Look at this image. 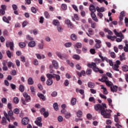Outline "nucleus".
<instances>
[{
    "mask_svg": "<svg viewBox=\"0 0 128 128\" xmlns=\"http://www.w3.org/2000/svg\"><path fill=\"white\" fill-rule=\"evenodd\" d=\"M89 10L91 12L90 16L92 20H93L94 22H98V17H96V14H94V12H96V6L92 4H90Z\"/></svg>",
    "mask_w": 128,
    "mask_h": 128,
    "instance_id": "f257e3e1",
    "label": "nucleus"
},
{
    "mask_svg": "<svg viewBox=\"0 0 128 128\" xmlns=\"http://www.w3.org/2000/svg\"><path fill=\"white\" fill-rule=\"evenodd\" d=\"M88 68H92L94 72H98L99 74H104V71L96 66V63L92 62L87 64Z\"/></svg>",
    "mask_w": 128,
    "mask_h": 128,
    "instance_id": "f03ea898",
    "label": "nucleus"
},
{
    "mask_svg": "<svg viewBox=\"0 0 128 128\" xmlns=\"http://www.w3.org/2000/svg\"><path fill=\"white\" fill-rule=\"evenodd\" d=\"M94 108L96 112H100L102 113V110H104V108H106V104L104 103H102L100 104H95L94 106Z\"/></svg>",
    "mask_w": 128,
    "mask_h": 128,
    "instance_id": "7ed1b4c3",
    "label": "nucleus"
},
{
    "mask_svg": "<svg viewBox=\"0 0 128 128\" xmlns=\"http://www.w3.org/2000/svg\"><path fill=\"white\" fill-rule=\"evenodd\" d=\"M23 96L24 98H25L26 100L22 98H21V102L24 106H26V102H30V96L26 92H24Z\"/></svg>",
    "mask_w": 128,
    "mask_h": 128,
    "instance_id": "20e7f679",
    "label": "nucleus"
},
{
    "mask_svg": "<svg viewBox=\"0 0 128 128\" xmlns=\"http://www.w3.org/2000/svg\"><path fill=\"white\" fill-rule=\"evenodd\" d=\"M114 34H115L116 36L120 37V38H116V42H122V40H124V34H122V33L120 32H116V30H114Z\"/></svg>",
    "mask_w": 128,
    "mask_h": 128,
    "instance_id": "39448f33",
    "label": "nucleus"
},
{
    "mask_svg": "<svg viewBox=\"0 0 128 128\" xmlns=\"http://www.w3.org/2000/svg\"><path fill=\"white\" fill-rule=\"evenodd\" d=\"M101 114L104 118H110V116H112V114H110V110H105L104 108L101 111Z\"/></svg>",
    "mask_w": 128,
    "mask_h": 128,
    "instance_id": "423d86ee",
    "label": "nucleus"
},
{
    "mask_svg": "<svg viewBox=\"0 0 128 128\" xmlns=\"http://www.w3.org/2000/svg\"><path fill=\"white\" fill-rule=\"evenodd\" d=\"M56 56L60 58V60H68V56L66 54H62L60 52H56Z\"/></svg>",
    "mask_w": 128,
    "mask_h": 128,
    "instance_id": "0eeeda50",
    "label": "nucleus"
},
{
    "mask_svg": "<svg viewBox=\"0 0 128 128\" xmlns=\"http://www.w3.org/2000/svg\"><path fill=\"white\" fill-rule=\"evenodd\" d=\"M120 62L118 60H117L116 62V63L114 65L112 66V69L114 70H116V72H120V69H118V68H120Z\"/></svg>",
    "mask_w": 128,
    "mask_h": 128,
    "instance_id": "6e6552de",
    "label": "nucleus"
},
{
    "mask_svg": "<svg viewBox=\"0 0 128 128\" xmlns=\"http://www.w3.org/2000/svg\"><path fill=\"white\" fill-rule=\"evenodd\" d=\"M6 48H8L10 46V50H14V42L7 41L6 42Z\"/></svg>",
    "mask_w": 128,
    "mask_h": 128,
    "instance_id": "1a4fd4ad",
    "label": "nucleus"
},
{
    "mask_svg": "<svg viewBox=\"0 0 128 128\" xmlns=\"http://www.w3.org/2000/svg\"><path fill=\"white\" fill-rule=\"evenodd\" d=\"M114 122H117L115 126H120V128H122V125L120 124V119H118V116L114 115Z\"/></svg>",
    "mask_w": 128,
    "mask_h": 128,
    "instance_id": "9d476101",
    "label": "nucleus"
},
{
    "mask_svg": "<svg viewBox=\"0 0 128 128\" xmlns=\"http://www.w3.org/2000/svg\"><path fill=\"white\" fill-rule=\"evenodd\" d=\"M34 122L37 126H42V117L40 116L37 118L36 120Z\"/></svg>",
    "mask_w": 128,
    "mask_h": 128,
    "instance_id": "9b49d317",
    "label": "nucleus"
},
{
    "mask_svg": "<svg viewBox=\"0 0 128 128\" xmlns=\"http://www.w3.org/2000/svg\"><path fill=\"white\" fill-rule=\"evenodd\" d=\"M65 23L68 26V28H73L72 23L70 20L68 19H66L65 20Z\"/></svg>",
    "mask_w": 128,
    "mask_h": 128,
    "instance_id": "f8f14e48",
    "label": "nucleus"
},
{
    "mask_svg": "<svg viewBox=\"0 0 128 128\" xmlns=\"http://www.w3.org/2000/svg\"><path fill=\"white\" fill-rule=\"evenodd\" d=\"M1 8H2V10H0V14H2L4 16V14H6V6L2 5Z\"/></svg>",
    "mask_w": 128,
    "mask_h": 128,
    "instance_id": "ddd939ff",
    "label": "nucleus"
},
{
    "mask_svg": "<svg viewBox=\"0 0 128 128\" xmlns=\"http://www.w3.org/2000/svg\"><path fill=\"white\" fill-rule=\"evenodd\" d=\"M110 91L112 92H118V87L116 85H112V86L110 87Z\"/></svg>",
    "mask_w": 128,
    "mask_h": 128,
    "instance_id": "4468645a",
    "label": "nucleus"
},
{
    "mask_svg": "<svg viewBox=\"0 0 128 128\" xmlns=\"http://www.w3.org/2000/svg\"><path fill=\"white\" fill-rule=\"evenodd\" d=\"M22 124L23 126H26L28 124V118H24L22 119Z\"/></svg>",
    "mask_w": 128,
    "mask_h": 128,
    "instance_id": "2eb2a0df",
    "label": "nucleus"
},
{
    "mask_svg": "<svg viewBox=\"0 0 128 128\" xmlns=\"http://www.w3.org/2000/svg\"><path fill=\"white\" fill-rule=\"evenodd\" d=\"M52 64L54 68L58 69V62H56V60H53L52 61Z\"/></svg>",
    "mask_w": 128,
    "mask_h": 128,
    "instance_id": "dca6fc26",
    "label": "nucleus"
},
{
    "mask_svg": "<svg viewBox=\"0 0 128 128\" xmlns=\"http://www.w3.org/2000/svg\"><path fill=\"white\" fill-rule=\"evenodd\" d=\"M96 42V44H95V48H100V44H102V41H100V40H95Z\"/></svg>",
    "mask_w": 128,
    "mask_h": 128,
    "instance_id": "f3484780",
    "label": "nucleus"
},
{
    "mask_svg": "<svg viewBox=\"0 0 128 128\" xmlns=\"http://www.w3.org/2000/svg\"><path fill=\"white\" fill-rule=\"evenodd\" d=\"M28 46L30 48H34L36 46V42L33 40L30 42L28 44Z\"/></svg>",
    "mask_w": 128,
    "mask_h": 128,
    "instance_id": "a211bd4d",
    "label": "nucleus"
},
{
    "mask_svg": "<svg viewBox=\"0 0 128 128\" xmlns=\"http://www.w3.org/2000/svg\"><path fill=\"white\" fill-rule=\"evenodd\" d=\"M101 89L103 90V94H104L106 95L108 94V90H106V88L104 87V86L101 85Z\"/></svg>",
    "mask_w": 128,
    "mask_h": 128,
    "instance_id": "6ab92c4d",
    "label": "nucleus"
},
{
    "mask_svg": "<svg viewBox=\"0 0 128 128\" xmlns=\"http://www.w3.org/2000/svg\"><path fill=\"white\" fill-rule=\"evenodd\" d=\"M96 10L98 12H104V8L101 7L100 8L98 6L96 7Z\"/></svg>",
    "mask_w": 128,
    "mask_h": 128,
    "instance_id": "aec40b11",
    "label": "nucleus"
},
{
    "mask_svg": "<svg viewBox=\"0 0 128 128\" xmlns=\"http://www.w3.org/2000/svg\"><path fill=\"white\" fill-rule=\"evenodd\" d=\"M37 95L38 96V98H40L44 102L46 100V97L44 96V94L38 93Z\"/></svg>",
    "mask_w": 128,
    "mask_h": 128,
    "instance_id": "412c9836",
    "label": "nucleus"
},
{
    "mask_svg": "<svg viewBox=\"0 0 128 128\" xmlns=\"http://www.w3.org/2000/svg\"><path fill=\"white\" fill-rule=\"evenodd\" d=\"M74 48L78 49L82 48V44L80 42H76V44L74 46Z\"/></svg>",
    "mask_w": 128,
    "mask_h": 128,
    "instance_id": "4be33fe9",
    "label": "nucleus"
},
{
    "mask_svg": "<svg viewBox=\"0 0 128 128\" xmlns=\"http://www.w3.org/2000/svg\"><path fill=\"white\" fill-rule=\"evenodd\" d=\"M52 24L56 26H60V21L58 20H54L52 21Z\"/></svg>",
    "mask_w": 128,
    "mask_h": 128,
    "instance_id": "5701e85b",
    "label": "nucleus"
},
{
    "mask_svg": "<svg viewBox=\"0 0 128 128\" xmlns=\"http://www.w3.org/2000/svg\"><path fill=\"white\" fill-rule=\"evenodd\" d=\"M104 32H108V34H109V36H112V34H113L112 32L110 30H108V28H104Z\"/></svg>",
    "mask_w": 128,
    "mask_h": 128,
    "instance_id": "b1692460",
    "label": "nucleus"
},
{
    "mask_svg": "<svg viewBox=\"0 0 128 128\" xmlns=\"http://www.w3.org/2000/svg\"><path fill=\"white\" fill-rule=\"evenodd\" d=\"M105 84L106 86H107L108 88H110L111 86H114V84H112V82L110 81L109 80L105 82Z\"/></svg>",
    "mask_w": 128,
    "mask_h": 128,
    "instance_id": "393cba45",
    "label": "nucleus"
},
{
    "mask_svg": "<svg viewBox=\"0 0 128 128\" xmlns=\"http://www.w3.org/2000/svg\"><path fill=\"white\" fill-rule=\"evenodd\" d=\"M36 56L38 60H42V58H46V56H44V54L40 56V54H36Z\"/></svg>",
    "mask_w": 128,
    "mask_h": 128,
    "instance_id": "a878e982",
    "label": "nucleus"
},
{
    "mask_svg": "<svg viewBox=\"0 0 128 128\" xmlns=\"http://www.w3.org/2000/svg\"><path fill=\"white\" fill-rule=\"evenodd\" d=\"M88 32H86V34H87V36H88L90 37V36L92 35V32H94V30L92 29V28H90L88 30Z\"/></svg>",
    "mask_w": 128,
    "mask_h": 128,
    "instance_id": "bb28decb",
    "label": "nucleus"
},
{
    "mask_svg": "<svg viewBox=\"0 0 128 128\" xmlns=\"http://www.w3.org/2000/svg\"><path fill=\"white\" fill-rule=\"evenodd\" d=\"M107 100L108 102V105L111 106V108H114V106H112V100L110 98H108Z\"/></svg>",
    "mask_w": 128,
    "mask_h": 128,
    "instance_id": "cd10ccee",
    "label": "nucleus"
},
{
    "mask_svg": "<svg viewBox=\"0 0 128 128\" xmlns=\"http://www.w3.org/2000/svg\"><path fill=\"white\" fill-rule=\"evenodd\" d=\"M28 84L30 86H32L34 84V80H32V78L30 77L28 78Z\"/></svg>",
    "mask_w": 128,
    "mask_h": 128,
    "instance_id": "c85d7f7f",
    "label": "nucleus"
},
{
    "mask_svg": "<svg viewBox=\"0 0 128 128\" xmlns=\"http://www.w3.org/2000/svg\"><path fill=\"white\" fill-rule=\"evenodd\" d=\"M46 76L48 80H52V78H54V74H46Z\"/></svg>",
    "mask_w": 128,
    "mask_h": 128,
    "instance_id": "c756f323",
    "label": "nucleus"
},
{
    "mask_svg": "<svg viewBox=\"0 0 128 128\" xmlns=\"http://www.w3.org/2000/svg\"><path fill=\"white\" fill-rule=\"evenodd\" d=\"M88 87L90 88H94V83L92 82H88Z\"/></svg>",
    "mask_w": 128,
    "mask_h": 128,
    "instance_id": "7c9ffc66",
    "label": "nucleus"
},
{
    "mask_svg": "<svg viewBox=\"0 0 128 128\" xmlns=\"http://www.w3.org/2000/svg\"><path fill=\"white\" fill-rule=\"evenodd\" d=\"M53 107H54V110H56V112L58 110V103L54 102L53 104Z\"/></svg>",
    "mask_w": 128,
    "mask_h": 128,
    "instance_id": "2f4dec72",
    "label": "nucleus"
},
{
    "mask_svg": "<svg viewBox=\"0 0 128 128\" xmlns=\"http://www.w3.org/2000/svg\"><path fill=\"white\" fill-rule=\"evenodd\" d=\"M19 90H20L21 92H24V86L22 84H20L19 86Z\"/></svg>",
    "mask_w": 128,
    "mask_h": 128,
    "instance_id": "473e14b6",
    "label": "nucleus"
},
{
    "mask_svg": "<svg viewBox=\"0 0 128 128\" xmlns=\"http://www.w3.org/2000/svg\"><path fill=\"white\" fill-rule=\"evenodd\" d=\"M26 42H20L19 43V46L22 48H26Z\"/></svg>",
    "mask_w": 128,
    "mask_h": 128,
    "instance_id": "72a5a7b5",
    "label": "nucleus"
},
{
    "mask_svg": "<svg viewBox=\"0 0 128 128\" xmlns=\"http://www.w3.org/2000/svg\"><path fill=\"white\" fill-rule=\"evenodd\" d=\"M76 104V98H72L71 100V104L72 106H74Z\"/></svg>",
    "mask_w": 128,
    "mask_h": 128,
    "instance_id": "f704fd0d",
    "label": "nucleus"
},
{
    "mask_svg": "<svg viewBox=\"0 0 128 128\" xmlns=\"http://www.w3.org/2000/svg\"><path fill=\"white\" fill-rule=\"evenodd\" d=\"M76 34H72L70 36V38L72 40H76Z\"/></svg>",
    "mask_w": 128,
    "mask_h": 128,
    "instance_id": "c9c22d12",
    "label": "nucleus"
},
{
    "mask_svg": "<svg viewBox=\"0 0 128 128\" xmlns=\"http://www.w3.org/2000/svg\"><path fill=\"white\" fill-rule=\"evenodd\" d=\"M76 115L78 118H82V112L80 110H78L76 112Z\"/></svg>",
    "mask_w": 128,
    "mask_h": 128,
    "instance_id": "e433bc0d",
    "label": "nucleus"
},
{
    "mask_svg": "<svg viewBox=\"0 0 128 128\" xmlns=\"http://www.w3.org/2000/svg\"><path fill=\"white\" fill-rule=\"evenodd\" d=\"M102 82H106L108 80V78L106 76H102Z\"/></svg>",
    "mask_w": 128,
    "mask_h": 128,
    "instance_id": "4c0bfd02",
    "label": "nucleus"
},
{
    "mask_svg": "<svg viewBox=\"0 0 128 128\" xmlns=\"http://www.w3.org/2000/svg\"><path fill=\"white\" fill-rule=\"evenodd\" d=\"M52 80L48 79L46 81V84L48 86H52Z\"/></svg>",
    "mask_w": 128,
    "mask_h": 128,
    "instance_id": "58836bf2",
    "label": "nucleus"
},
{
    "mask_svg": "<svg viewBox=\"0 0 128 128\" xmlns=\"http://www.w3.org/2000/svg\"><path fill=\"white\" fill-rule=\"evenodd\" d=\"M73 58L76 60H80V56L78 54L73 55Z\"/></svg>",
    "mask_w": 128,
    "mask_h": 128,
    "instance_id": "ea45409f",
    "label": "nucleus"
},
{
    "mask_svg": "<svg viewBox=\"0 0 128 128\" xmlns=\"http://www.w3.org/2000/svg\"><path fill=\"white\" fill-rule=\"evenodd\" d=\"M54 78H56L57 82H58V80H60V75L58 74H54Z\"/></svg>",
    "mask_w": 128,
    "mask_h": 128,
    "instance_id": "a19ab883",
    "label": "nucleus"
},
{
    "mask_svg": "<svg viewBox=\"0 0 128 128\" xmlns=\"http://www.w3.org/2000/svg\"><path fill=\"white\" fill-rule=\"evenodd\" d=\"M44 16L46 18H50V16L48 12L46 11L44 12Z\"/></svg>",
    "mask_w": 128,
    "mask_h": 128,
    "instance_id": "79ce46f5",
    "label": "nucleus"
},
{
    "mask_svg": "<svg viewBox=\"0 0 128 128\" xmlns=\"http://www.w3.org/2000/svg\"><path fill=\"white\" fill-rule=\"evenodd\" d=\"M123 72H128V66L124 65L122 66Z\"/></svg>",
    "mask_w": 128,
    "mask_h": 128,
    "instance_id": "37998d69",
    "label": "nucleus"
},
{
    "mask_svg": "<svg viewBox=\"0 0 128 128\" xmlns=\"http://www.w3.org/2000/svg\"><path fill=\"white\" fill-rule=\"evenodd\" d=\"M64 116L66 118H70L72 116V114L70 112H67L65 114Z\"/></svg>",
    "mask_w": 128,
    "mask_h": 128,
    "instance_id": "c03bdc74",
    "label": "nucleus"
},
{
    "mask_svg": "<svg viewBox=\"0 0 128 128\" xmlns=\"http://www.w3.org/2000/svg\"><path fill=\"white\" fill-rule=\"evenodd\" d=\"M61 8L63 10H66L68 8V6H66V4H62L61 6Z\"/></svg>",
    "mask_w": 128,
    "mask_h": 128,
    "instance_id": "a18cd8bd",
    "label": "nucleus"
},
{
    "mask_svg": "<svg viewBox=\"0 0 128 128\" xmlns=\"http://www.w3.org/2000/svg\"><path fill=\"white\" fill-rule=\"evenodd\" d=\"M2 124H6V118L3 117L2 118Z\"/></svg>",
    "mask_w": 128,
    "mask_h": 128,
    "instance_id": "49530a36",
    "label": "nucleus"
},
{
    "mask_svg": "<svg viewBox=\"0 0 128 128\" xmlns=\"http://www.w3.org/2000/svg\"><path fill=\"white\" fill-rule=\"evenodd\" d=\"M101 60H102V62H104V60H106V62H108V59L106 58V57H104V56H101L100 58Z\"/></svg>",
    "mask_w": 128,
    "mask_h": 128,
    "instance_id": "de8ad7c7",
    "label": "nucleus"
},
{
    "mask_svg": "<svg viewBox=\"0 0 128 128\" xmlns=\"http://www.w3.org/2000/svg\"><path fill=\"white\" fill-rule=\"evenodd\" d=\"M44 44H38V48L39 50H44Z\"/></svg>",
    "mask_w": 128,
    "mask_h": 128,
    "instance_id": "09e8293b",
    "label": "nucleus"
},
{
    "mask_svg": "<svg viewBox=\"0 0 128 128\" xmlns=\"http://www.w3.org/2000/svg\"><path fill=\"white\" fill-rule=\"evenodd\" d=\"M89 102H94V104H96V100L94 98V97H90L88 99Z\"/></svg>",
    "mask_w": 128,
    "mask_h": 128,
    "instance_id": "8fccbe9b",
    "label": "nucleus"
},
{
    "mask_svg": "<svg viewBox=\"0 0 128 128\" xmlns=\"http://www.w3.org/2000/svg\"><path fill=\"white\" fill-rule=\"evenodd\" d=\"M2 20L4 22H6V24H10V21H8V20L6 16L2 18Z\"/></svg>",
    "mask_w": 128,
    "mask_h": 128,
    "instance_id": "3c124183",
    "label": "nucleus"
},
{
    "mask_svg": "<svg viewBox=\"0 0 128 128\" xmlns=\"http://www.w3.org/2000/svg\"><path fill=\"white\" fill-rule=\"evenodd\" d=\"M64 46L66 48H70V46H72V42H66L64 44Z\"/></svg>",
    "mask_w": 128,
    "mask_h": 128,
    "instance_id": "603ef678",
    "label": "nucleus"
},
{
    "mask_svg": "<svg viewBox=\"0 0 128 128\" xmlns=\"http://www.w3.org/2000/svg\"><path fill=\"white\" fill-rule=\"evenodd\" d=\"M42 114H43L44 118H48V114H49L48 112L45 111Z\"/></svg>",
    "mask_w": 128,
    "mask_h": 128,
    "instance_id": "864d4df0",
    "label": "nucleus"
},
{
    "mask_svg": "<svg viewBox=\"0 0 128 128\" xmlns=\"http://www.w3.org/2000/svg\"><path fill=\"white\" fill-rule=\"evenodd\" d=\"M4 116H5L7 120H8V122H10V116H8V114L6 113V112H4Z\"/></svg>",
    "mask_w": 128,
    "mask_h": 128,
    "instance_id": "5fc2aeb1",
    "label": "nucleus"
},
{
    "mask_svg": "<svg viewBox=\"0 0 128 128\" xmlns=\"http://www.w3.org/2000/svg\"><path fill=\"white\" fill-rule=\"evenodd\" d=\"M52 96V98H56V96H58V92L54 91L53 92L52 94H51Z\"/></svg>",
    "mask_w": 128,
    "mask_h": 128,
    "instance_id": "6e6d98bb",
    "label": "nucleus"
},
{
    "mask_svg": "<svg viewBox=\"0 0 128 128\" xmlns=\"http://www.w3.org/2000/svg\"><path fill=\"white\" fill-rule=\"evenodd\" d=\"M92 69H87L86 71V74L87 76H90V74H92Z\"/></svg>",
    "mask_w": 128,
    "mask_h": 128,
    "instance_id": "4d7b16f0",
    "label": "nucleus"
},
{
    "mask_svg": "<svg viewBox=\"0 0 128 128\" xmlns=\"http://www.w3.org/2000/svg\"><path fill=\"white\" fill-rule=\"evenodd\" d=\"M13 100L14 104H18L19 100L18 98L14 97L13 99Z\"/></svg>",
    "mask_w": 128,
    "mask_h": 128,
    "instance_id": "13d9d810",
    "label": "nucleus"
},
{
    "mask_svg": "<svg viewBox=\"0 0 128 128\" xmlns=\"http://www.w3.org/2000/svg\"><path fill=\"white\" fill-rule=\"evenodd\" d=\"M26 38L28 40H34V38L32 36H30L28 34L26 35Z\"/></svg>",
    "mask_w": 128,
    "mask_h": 128,
    "instance_id": "bf43d9fd",
    "label": "nucleus"
},
{
    "mask_svg": "<svg viewBox=\"0 0 128 128\" xmlns=\"http://www.w3.org/2000/svg\"><path fill=\"white\" fill-rule=\"evenodd\" d=\"M2 102L4 104H6V102H8V100H6V98H3L1 100Z\"/></svg>",
    "mask_w": 128,
    "mask_h": 128,
    "instance_id": "052dcab7",
    "label": "nucleus"
},
{
    "mask_svg": "<svg viewBox=\"0 0 128 128\" xmlns=\"http://www.w3.org/2000/svg\"><path fill=\"white\" fill-rule=\"evenodd\" d=\"M6 54H7L8 58H12V52H10V51L8 50L6 51Z\"/></svg>",
    "mask_w": 128,
    "mask_h": 128,
    "instance_id": "680f3d73",
    "label": "nucleus"
},
{
    "mask_svg": "<svg viewBox=\"0 0 128 128\" xmlns=\"http://www.w3.org/2000/svg\"><path fill=\"white\" fill-rule=\"evenodd\" d=\"M94 62H96V64H100V62H102V60H100V59L96 58L94 60Z\"/></svg>",
    "mask_w": 128,
    "mask_h": 128,
    "instance_id": "e2e57ef3",
    "label": "nucleus"
},
{
    "mask_svg": "<svg viewBox=\"0 0 128 128\" xmlns=\"http://www.w3.org/2000/svg\"><path fill=\"white\" fill-rule=\"evenodd\" d=\"M57 30L59 32H62V28L60 25L57 26Z\"/></svg>",
    "mask_w": 128,
    "mask_h": 128,
    "instance_id": "0e129e2a",
    "label": "nucleus"
},
{
    "mask_svg": "<svg viewBox=\"0 0 128 128\" xmlns=\"http://www.w3.org/2000/svg\"><path fill=\"white\" fill-rule=\"evenodd\" d=\"M110 56L112 58H116V53L114 52H110Z\"/></svg>",
    "mask_w": 128,
    "mask_h": 128,
    "instance_id": "69168bd1",
    "label": "nucleus"
},
{
    "mask_svg": "<svg viewBox=\"0 0 128 128\" xmlns=\"http://www.w3.org/2000/svg\"><path fill=\"white\" fill-rule=\"evenodd\" d=\"M96 22H93L91 24V28H96Z\"/></svg>",
    "mask_w": 128,
    "mask_h": 128,
    "instance_id": "338daca9",
    "label": "nucleus"
},
{
    "mask_svg": "<svg viewBox=\"0 0 128 128\" xmlns=\"http://www.w3.org/2000/svg\"><path fill=\"white\" fill-rule=\"evenodd\" d=\"M124 50L126 52H128V44H126V46L124 47Z\"/></svg>",
    "mask_w": 128,
    "mask_h": 128,
    "instance_id": "774afa93",
    "label": "nucleus"
}]
</instances>
